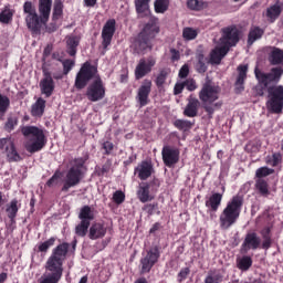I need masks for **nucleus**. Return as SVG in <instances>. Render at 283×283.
<instances>
[{
    "label": "nucleus",
    "instance_id": "338daca9",
    "mask_svg": "<svg viewBox=\"0 0 283 283\" xmlns=\"http://www.w3.org/2000/svg\"><path fill=\"white\" fill-rule=\"evenodd\" d=\"M158 229H160V223H155L150 230L149 233H156V231H158Z\"/></svg>",
    "mask_w": 283,
    "mask_h": 283
},
{
    "label": "nucleus",
    "instance_id": "774afa93",
    "mask_svg": "<svg viewBox=\"0 0 283 283\" xmlns=\"http://www.w3.org/2000/svg\"><path fill=\"white\" fill-rule=\"evenodd\" d=\"M56 28H59V27L56 25V23H51V24L48 27V30H49V32H55Z\"/></svg>",
    "mask_w": 283,
    "mask_h": 283
},
{
    "label": "nucleus",
    "instance_id": "e433bc0d",
    "mask_svg": "<svg viewBox=\"0 0 283 283\" xmlns=\"http://www.w3.org/2000/svg\"><path fill=\"white\" fill-rule=\"evenodd\" d=\"M90 222L87 221H81L76 227H75V233L76 235H80V238H85L87 235V229H90Z\"/></svg>",
    "mask_w": 283,
    "mask_h": 283
},
{
    "label": "nucleus",
    "instance_id": "e2e57ef3",
    "mask_svg": "<svg viewBox=\"0 0 283 283\" xmlns=\"http://www.w3.org/2000/svg\"><path fill=\"white\" fill-rule=\"evenodd\" d=\"M170 53H171V61H180V52H178L176 49H171Z\"/></svg>",
    "mask_w": 283,
    "mask_h": 283
},
{
    "label": "nucleus",
    "instance_id": "4be33fe9",
    "mask_svg": "<svg viewBox=\"0 0 283 283\" xmlns=\"http://www.w3.org/2000/svg\"><path fill=\"white\" fill-rule=\"evenodd\" d=\"M107 228L103 223H93L90 228L88 238L90 240H98L105 238Z\"/></svg>",
    "mask_w": 283,
    "mask_h": 283
},
{
    "label": "nucleus",
    "instance_id": "72a5a7b5",
    "mask_svg": "<svg viewBox=\"0 0 283 283\" xmlns=\"http://www.w3.org/2000/svg\"><path fill=\"white\" fill-rule=\"evenodd\" d=\"M135 8L138 14H147L149 12V0H135Z\"/></svg>",
    "mask_w": 283,
    "mask_h": 283
},
{
    "label": "nucleus",
    "instance_id": "4468645a",
    "mask_svg": "<svg viewBox=\"0 0 283 283\" xmlns=\"http://www.w3.org/2000/svg\"><path fill=\"white\" fill-rule=\"evenodd\" d=\"M0 149H6L7 158L10 163H19L21 160V155L17 151L12 138H1Z\"/></svg>",
    "mask_w": 283,
    "mask_h": 283
},
{
    "label": "nucleus",
    "instance_id": "49530a36",
    "mask_svg": "<svg viewBox=\"0 0 283 283\" xmlns=\"http://www.w3.org/2000/svg\"><path fill=\"white\" fill-rule=\"evenodd\" d=\"M19 124V119L14 116H10L7 119V123L4 125L6 132H12L14 129V126Z\"/></svg>",
    "mask_w": 283,
    "mask_h": 283
},
{
    "label": "nucleus",
    "instance_id": "0e129e2a",
    "mask_svg": "<svg viewBox=\"0 0 283 283\" xmlns=\"http://www.w3.org/2000/svg\"><path fill=\"white\" fill-rule=\"evenodd\" d=\"M282 160V156L280 154H274L272 156V167L277 166V164Z\"/></svg>",
    "mask_w": 283,
    "mask_h": 283
},
{
    "label": "nucleus",
    "instance_id": "603ef678",
    "mask_svg": "<svg viewBox=\"0 0 283 283\" xmlns=\"http://www.w3.org/2000/svg\"><path fill=\"white\" fill-rule=\"evenodd\" d=\"M113 200L116 205H123L125 202V193L120 190H117L113 195Z\"/></svg>",
    "mask_w": 283,
    "mask_h": 283
},
{
    "label": "nucleus",
    "instance_id": "aec40b11",
    "mask_svg": "<svg viewBox=\"0 0 283 283\" xmlns=\"http://www.w3.org/2000/svg\"><path fill=\"white\" fill-rule=\"evenodd\" d=\"M198 109H200V101L193 97V95H190L184 109V116H187L188 118H196V116H198Z\"/></svg>",
    "mask_w": 283,
    "mask_h": 283
},
{
    "label": "nucleus",
    "instance_id": "4d7b16f0",
    "mask_svg": "<svg viewBox=\"0 0 283 283\" xmlns=\"http://www.w3.org/2000/svg\"><path fill=\"white\" fill-rule=\"evenodd\" d=\"M189 76V64H184L179 70V78H187Z\"/></svg>",
    "mask_w": 283,
    "mask_h": 283
},
{
    "label": "nucleus",
    "instance_id": "7c9ffc66",
    "mask_svg": "<svg viewBox=\"0 0 283 283\" xmlns=\"http://www.w3.org/2000/svg\"><path fill=\"white\" fill-rule=\"evenodd\" d=\"M6 212L8 218L11 219V222H13L17 218V213H19V201L17 199L11 200L10 203L7 205Z\"/></svg>",
    "mask_w": 283,
    "mask_h": 283
},
{
    "label": "nucleus",
    "instance_id": "f257e3e1",
    "mask_svg": "<svg viewBox=\"0 0 283 283\" xmlns=\"http://www.w3.org/2000/svg\"><path fill=\"white\" fill-rule=\"evenodd\" d=\"M91 84L87 86V83ZM74 86L76 90H86V98H88L92 103H98V101H103L105 98V84L98 75V69L90 62H85L75 77Z\"/></svg>",
    "mask_w": 283,
    "mask_h": 283
},
{
    "label": "nucleus",
    "instance_id": "4c0bfd02",
    "mask_svg": "<svg viewBox=\"0 0 283 283\" xmlns=\"http://www.w3.org/2000/svg\"><path fill=\"white\" fill-rule=\"evenodd\" d=\"M255 187L261 196H269V184L264 179H258L255 182Z\"/></svg>",
    "mask_w": 283,
    "mask_h": 283
},
{
    "label": "nucleus",
    "instance_id": "393cba45",
    "mask_svg": "<svg viewBox=\"0 0 283 283\" xmlns=\"http://www.w3.org/2000/svg\"><path fill=\"white\" fill-rule=\"evenodd\" d=\"M81 43V38L71 35L66 38V52L70 56H76V48Z\"/></svg>",
    "mask_w": 283,
    "mask_h": 283
},
{
    "label": "nucleus",
    "instance_id": "8fccbe9b",
    "mask_svg": "<svg viewBox=\"0 0 283 283\" xmlns=\"http://www.w3.org/2000/svg\"><path fill=\"white\" fill-rule=\"evenodd\" d=\"M62 65H63V74L67 75L70 74V72H72V69L75 65L74 60H64L62 61Z\"/></svg>",
    "mask_w": 283,
    "mask_h": 283
},
{
    "label": "nucleus",
    "instance_id": "13d9d810",
    "mask_svg": "<svg viewBox=\"0 0 283 283\" xmlns=\"http://www.w3.org/2000/svg\"><path fill=\"white\" fill-rule=\"evenodd\" d=\"M184 90H185V82H177L174 87L175 96H178V94H182Z\"/></svg>",
    "mask_w": 283,
    "mask_h": 283
},
{
    "label": "nucleus",
    "instance_id": "dca6fc26",
    "mask_svg": "<svg viewBox=\"0 0 283 283\" xmlns=\"http://www.w3.org/2000/svg\"><path fill=\"white\" fill-rule=\"evenodd\" d=\"M54 80L52 78V73L46 69H43V78L40 81L41 94H44L46 98H50L54 94Z\"/></svg>",
    "mask_w": 283,
    "mask_h": 283
},
{
    "label": "nucleus",
    "instance_id": "3c124183",
    "mask_svg": "<svg viewBox=\"0 0 283 283\" xmlns=\"http://www.w3.org/2000/svg\"><path fill=\"white\" fill-rule=\"evenodd\" d=\"M55 241L56 240L54 238H51V239L44 241L43 243H41L39 245V251H41V253L48 252V249H50V247H54Z\"/></svg>",
    "mask_w": 283,
    "mask_h": 283
},
{
    "label": "nucleus",
    "instance_id": "c9c22d12",
    "mask_svg": "<svg viewBox=\"0 0 283 283\" xmlns=\"http://www.w3.org/2000/svg\"><path fill=\"white\" fill-rule=\"evenodd\" d=\"M187 6L190 10H205L209 4L206 1L202 0H188Z\"/></svg>",
    "mask_w": 283,
    "mask_h": 283
},
{
    "label": "nucleus",
    "instance_id": "a19ab883",
    "mask_svg": "<svg viewBox=\"0 0 283 283\" xmlns=\"http://www.w3.org/2000/svg\"><path fill=\"white\" fill-rule=\"evenodd\" d=\"M198 36V30L193 29V28H185L182 30V38L185 39V41H193V39H196Z\"/></svg>",
    "mask_w": 283,
    "mask_h": 283
},
{
    "label": "nucleus",
    "instance_id": "423d86ee",
    "mask_svg": "<svg viewBox=\"0 0 283 283\" xmlns=\"http://www.w3.org/2000/svg\"><path fill=\"white\" fill-rule=\"evenodd\" d=\"M21 133L27 137L24 147L29 154H36L41 151L43 147L48 144V138L45 137V130L36 126H24L21 128Z\"/></svg>",
    "mask_w": 283,
    "mask_h": 283
},
{
    "label": "nucleus",
    "instance_id": "f704fd0d",
    "mask_svg": "<svg viewBox=\"0 0 283 283\" xmlns=\"http://www.w3.org/2000/svg\"><path fill=\"white\" fill-rule=\"evenodd\" d=\"M61 17H63V1L55 0L54 7H53L52 19H53V21H59V19H61Z\"/></svg>",
    "mask_w": 283,
    "mask_h": 283
},
{
    "label": "nucleus",
    "instance_id": "ddd939ff",
    "mask_svg": "<svg viewBox=\"0 0 283 283\" xmlns=\"http://www.w3.org/2000/svg\"><path fill=\"white\" fill-rule=\"evenodd\" d=\"M154 65H156V59L151 56L148 59H140L135 67L136 81H140V78H145L147 74H150L151 70H154Z\"/></svg>",
    "mask_w": 283,
    "mask_h": 283
},
{
    "label": "nucleus",
    "instance_id": "cd10ccee",
    "mask_svg": "<svg viewBox=\"0 0 283 283\" xmlns=\"http://www.w3.org/2000/svg\"><path fill=\"white\" fill-rule=\"evenodd\" d=\"M45 112V99L39 97L36 102L31 106V114L36 118H41Z\"/></svg>",
    "mask_w": 283,
    "mask_h": 283
},
{
    "label": "nucleus",
    "instance_id": "f3484780",
    "mask_svg": "<svg viewBox=\"0 0 283 283\" xmlns=\"http://www.w3.org/2000/svg\"><path fill=\"white\" fill-rule=\"evenodd\" d=\"M116 32V20H108L102 30V45L104 50H107V46L112 44V39H114V33Z\"/></svg>",
    "mask_w": 283,
    "mask_h": 283
},
{
    "label": "nucleus",
    "instance_id": "6e6552de",
    "mask_svg": "<svg viewBox=\"0 0 283 283\" xmlns=\"http://www.w3.org/2000/svg\"><path fill=\"white\" fill-rule=\"evenodd\" d=\"M87 160H90V155L74 159L73 166L66 172L62 191H70L72 187H76L83 180V176L87 171V167H85Z\"/></svg>",
    "mask_w": 283,
    "mask_h": 283
},
{
    "label": "nucleus",
    "instance_id": "bb28decb",
    "mask_svg": "<svg viewBox=\"0 0 283 283\" xmlns=\"http://www.w3.org/2000/svg\"><path fill=\"white\" fill-rule=\"evenodd\" d=\"M137 198L140 202H149L154 200V198L149 196V184L144 182L139 186L137 190Z\"/></svg>",
    "mask_w": 283,
    "mask_h": 283
},
{
    "label": "nucleus",
    "instance_id": "20e7f679",
    "mask_svg": "<svg viewBox=\"0 0 283 283\" xmlns=\"http://www.w3.org/2000/svg\"><path fill=\"white\" fill-rule=\"evenodd\" d=\"M240 41V31L235 27H228L222 29V36L220 39V45L217 46L210 53V63L214 65H220V62L227 54H229V48L238 44Z\"/></svg>",
    "mask_w": 283,
    "mask_h": 283
},
{
    "label": "nucleus",
    "instance_id": "ea45409f",
    "mask_svg": "<svg viewBox=\"0 0 283 283\" xmlns=\"http://www.w3.org/2000/svg\"><path fill=\"white\" fill-rule=\"evenodd\" d=\"M271 233V229L266 228L264 231H262V235H263V242H262V249H264L265 251H269V249H271V244H273V241L271 240V235H269Z\"/></svg>",
    "mask_w": 283,
    "mask_h": 283
},
{
    "label": "nucleus",
    "instance_id": "6ab92c4d",
    "mask_svg": "<svg viewBox=\"0 0 283 283\" xmlns=\"http://www.w3.org/2000/svg\"><path fill=\"white\" fill-rule=\"evenodd\" d=\"M149 94H151V81L144 80L137 91V102L139 103L140 107H145V105L149 103Z\"/></svg>",
    "mask_w": 283,
    "mask_h": 283
},
{
    "label": "nucleus",
    "instance_id": "bf43d9fd",
    "mask_svg": "<svg viewBox=\"0 0 283 283\" xmlns=\"http://www.w3.org/2000/svg\"><path fill=\"white\" fill-rule=\"evenodd\" d=\"M156 207H158V205L148 203V205L144 206L143 210L146 211V213H148V216H153L154 211H156Z\"/></svg>",
    "mask_w": 283,
    "mask_h": 283
},
{
    "label": "nucleus",
    "instance_id": "6e6d98bb",
    "mask_svg": "<svg viewBox=\"0 0 283 283\" xmlns=\"http://www.w3.org/2000/svg\"><path fill=\"white\" fill-rule=\"evenodd\" d=\"M266 87H269V86H265L264 84L259 82L254 88L256 96H264V94L266 92Z\"/></svg>",
    "mask_w": 283,
    "mask_h": 283
},
{
    "label": "nucleus",
    "instance_id": "473e14b6",
    "mask_svg": "<svg viewBox=\"0 0 283 283\" xmlns=\"http://www.w3.org/2000/svg\"><path fill=\"white\" fill-rule=\"evenodd\" d=\"M262 34H264L262 29L258 27L251 28L248 36V45H251L254 41L262 39Z\"/></svg>",
    "mask_w": 283,
    "mask_h": 283
},
{
    "label": "nucleus",
    "instance_id": "a878e982",
    "mask_svg": "<svg viewBox=\"0 0 283 283\" xmlns=\"http://www.w3.org/2000/svg\"><path fill=\"white\" fill-rule=\"evenodd\" d=\"M269 62L271 65H283V50L272 48V51L269 54Z\"/></svg>",
    "mask_w": 283,
    "mask_h": 283
},
{
    "label": "nucleus",
    "instance_id": "c03bdc74",
    "mask_svg": "<svg viewBox=\"0 0 283 283\" xmlns=\"http://www.w3.org/2000/svg\"><path fill=\"white\" fill-rule=\"evenodd\" d=\"M168 8H169V1H167V0H156V2H155L156 12H159V13L167 12Z\"/></svg>",
    "mask_w": 283,
    "mask_h": 283
},
{
    "label": "nucleus",
    "instance_id": "a18cd8bd",
    "mask_svg": "<svg viewBox=\"0 0 283 283\" xmlns=\"http://www.w3.org/2000/svg\"><path fill=\"white\" fill-rule=\"evenodd\" d=\"M167 76H169V71L161 70L156 78V85L157 87H163L165 85V82L167 81Z\"/></svg>",
    "mask_w": 283,
    "mask_h": 283
},
{
    "label": "nucleus",
    "instance_id": "052dcab7",
    "mask_svg": "<svg viewBox=\"0 0 283 283\" xmlns=\"http://www.w3.org/2000/svg\"><path fill=\"white\" fill-rule=\"evenodd\" d=\"M190 270L189 268H185L182 270H180L178 277H179V282H182V280H187V275H189Z\"/></svg>",
    "mask_w": 283,
    "mask_h": 283
},
{
    "label": "nucleus",
    "instance_id": "c756f323",
    "mask_svg": "<svg viewBox=\"0 0 283 283\" xmlns=\"http://www.w3.org/2000/svg\"><path fill=\"white\" fill-rule=\"evenodd\" d=\"M78 218L82 222H88L91 223L92 220H94V209L90 206H84L81 208Z\"/></svg>",
    "mask_w": 283,
    "mask_h": 283
},
{
    "label": "nucleus",
    "instance_id": "9b49d317",
    "mask_svg": "<svg viewBox=\"0 0 283 283\" xmlns=\"http://www.w3.org/2000/svg\"><path fill=\"white\" fill-rule=\"evenodd\" d=\"M254 74L259 83H262L265 86L271 85V83H280V78L283 75V67L276 66L272 67L269 73H264L260 71V69L255 67Z\"/></svg>",
    "mask_w": 283,
    "mask_h": 283
},
{
    "label": "nucleus",
    "instance_id": "0eeeda50",
    "mask_svg": "<svg viewBox=\"0 0 283 283\" xmlns=\"http://www.w3.org/2000/svg\"><path fill=\"white\" fill-rule=\"evenodd\" d=\"M158 32H160L158 20L150 19L133 43L135 52H137V54H143V52L151 50V44L149 41H151V39H156V34H158Z\"/></svg>",
    "mask_w": 283,
    "mask_h": 283
},
{
    "label": "nucleus",
    "instance_id": "39448f33",
    "mask_svg": "<svg viewBox=\"0 0 283 283\" xmlns=\"http://www.w3.org/2000/svg\"><path fill=\"white\" fill-rule=\"evenodd\" d=\"M220 86L212 84L211 81L203 83L200 92L199 99L202 103L205 112H207L209 118H213V113L216 109L222 107V102H216L220 98Z\"/></svg>",
    "mask_w": 283,
    "mask_h": 283
},
{
    "label": "nucleus",
    "instance_id": "f03ea898",
    "mask_svg": "<svg viewBox=\"0 0 283 283\" xmlns=\"http://www.w3.org/2000/svg\"><path fill=\"white\" fill-rule=\"evenodd\" d=\"M38 10L40 15L36 13V8L31 1H27L23 4L27 28L33 32V34H39L42 25H45L48 21H50L52 0H39Z\"/></svg>",
    "mask_w": 283,
    "mask_h": 283
},
{
    "label": "nucleus",
    "instance_id": "5701e85b",
    "mask_svg": "<svg viewBox=\"0 0 283 283\" xmlns=\"http://www.w3.org/2000/svg\"><path fill=\"white\" fill-rule=\"evenodd\" d=\"M239 75L235 81V91L243 92L244 91V81H247V72H249L248 65H239L238 66Z\"/></svg>",
    "mask_w": 283,
    "mask_h": 283
},
{
    "label": "nucleus",
    "instance_id": "864d4df0",
    "mask_svg": "<svg viewBox=\"0 0 283 283\" xmlns=\"http://www.w3.org/2000/svg\"><path fill=\"white\" fill-rule=\"evenodd\" d=\"M185 87L188 90V92H195V90H198V85L196 84V80L188 78L184 82Z\"/></svg>",
    "mask_w": 283,
    "mask_h": 283
},
{
    "label": "nucleus",
    "instance_id": "c85d7f7f",
    "mask_svg": "<svg viewBox=\"0 0 283 283\" xmlns=\"http://www.w3.org/2000/svg\"><path fill=\"white\" fill-rule=\"evenodd\" d=\"M222 203V193L214 192L210 196L209 200L206 201V207H209L212 211H218Z\"/></svg>",
    "mask_w": 283,
    "mask_h": 283
},
{
    "label": "nucleus",
    "instance_id": "2eb2a0df",
    "mask_svg": "<svg viewBox=\"0 0 283 283\" xmlns=\"http://www.w3.org/2000/svg\"><path fill=\"white\" fill-rule=\"evenodd\" d=\"M163 161L166 167H174L180 160V150L171 146H164L161 150Z\"/></svg>",
    "mask_w": 283,
    "mask_h": 283
},
{
    "label": "nucleus",
    "instance_id": "b1692460",
    "mask_svg": "<svg viewBox=\"0 0 283 283\" xmlns=\"http://www.w3.org/2000/svg\"><path fill=\"white\" fill-rule=\"evenodd\" d=\"M280 14H282V7L279 3L269 7L265 11V17L270 23H274Z\"/></svg>",
    "mask_w": 283,
    "mask_h": 283
},
{
    "label": "nucleus",
    "instance_id": "9d476101",
    "mask_svg": "<svg viewBox=\"0 0 283 283\" xmlns=\"http://www.w3.org/2000/svg\"><path fill=\"white\" fill-rule=\"evenodd\" d=\"M268 107L273 114H282L283 109V86H270L268 88Z\"/></svg>",
    "mask_w": 283,
    "mask_h": 283
},
{
    "label": "nucleus",
    "instance_id": "a211bd4d",
    "mask_svg": "<svg viewBox=\"0 0 283 283\" xmlns=\"http://www.w3.org/2000/svg\"><path fill=\"white\" fill-rule=\"evenodd\" d=\"M260 244H262V239L255 232H249L242 243L243 253H249V251H256L260 249Z\"/></svg>",
    "mask_w": 283,
    "mask_h": 283
},
{
    "label": "nucleus",
    "instance_id": "1a4fd4ad",
    "mask_svg": "<svg viewBox=\"0 0 283 283\" xmlns=\"http://www.w3.org/2000/svg\"><path fill=\"white\" fill-rule=\"evenodd\" d=\"M242 205L243 200L240 196H234L228 202L219 217L221 229L227 230L238 222V218H240V212L242 211Z\"/></svg>",
    "mask_w": 283,
    "mask_h": 283
},
{
    "label": "nucleus",
    "instance_id": "de8ad7c7",
    "mask_svg": "<svg viewBox=\"0 0 283 283\" xmlns=\"http://www.w3.org/2000/svg\"><path fill=\"white\" fill-rule=\"evenodd\" d=\"M10 109V98L6 95L0 94V111L4 114Z\"/></svg>",
    "mask_w": 283,
    "mask_h": 283
},
{
    "label": "nucleus",
    "instance_id": "f8f14e48",
    "mask_svg": "<svg viewBox=\"0 0 283 283\" xmlns=\"http://www.w3.org/2000/svg\"><path fill=\"white\" fill-rule=\"evenodd\" d=\"M159 258L160 251L158 250V247L148 250L146 255L140 259V274L145 275V273H149L158 262Z\"/></svg>",
    "mask_w": 283,
    "mask_h": 283
},
{
    "label": "nucleus",
    "instance_id": "412c9836",
    "mask_svg": "<svg viewBox=\"0 0 283 283\" xmlns=\"http://www.w3.org/2000/svg\"><path fill=\"white\" fill-rule=\"evenodd\" d=\"M154 174V165L150 161H142L135 168V175L138 176L139 180H147Z\"/></svg>",
    "mask_w": 283,
    "mask_h": 283
},
{
    "label": "nucleus",
    "instance_id": "58836bf2",
    "mask_svg": "<svg viewBox=\"0 0 283 283\" xmlns=\"http://www.w3.org/2000/svg\"><path fill=\"white\" fill-rule=\"evenodd\" d=\"M253 265V260L251 256H243L238 262V268L240 271H249L251 266Z\"/></svg>",
    "mask_w": 283,
    "mask_h": 283
},
{
    "label": "nucleus",
    "instance_id": "79ce46f5",
    "mask_svg": "<svg viewBox=\"0 0 283 283\" xmlns=\"http://www.w3.org/2000/svg\"><path fill=\"white\" fill-rule=\"evenodd\" d=\"M174 125L177 127V129H181L182 132H187L193 127V124L187 119H177L175 120Z\"/></svg>",
    "mask_w": 283,
    "mask_h": 283
},
{
    "label": "nucleus",
    "instance_id": "69168bd1",
    "mask_svg": "<svg viewBox=\"0 0 283 283\" xmlns=\"http://www.w3.org/2000/svg\"><path fill=\"white\" fill-rule=\"evenodd\" d=\"M87 8H94L96 6V0H84Z\"/></svg>",
    "mask_w": 283,
    "mask_h": 283
},
{
    "label": "nucleus",
    "instance_id": "2f4dec72",
    "mask_svg": "<svg viewBox=\"0 0 283 283\" xmlns=\"http://www.w3.org/2000/svg\"><path fill=\"white\" fill-rule=\"evenodd\" d=\"M12 17H14V10L10 9V6H6L0 12V23H12Z\"/></svg>",
    "mask_w": 283,
    "mask_h": 283
},
{
    "label": "nucleus",
    "instance_id": "7ed1b4c3",
    "mask_svg": "<svg viewBox=\"0 0 283 283\" xmlns=\"http://www.w3.org/2000/svg\"><path fill=\"white\" fill-rule=\"evenodd\" d=\"M70 249L69 243L57 245L45 263V273L41 276L39 283H59L63 277V262Z\"/></svg>",
    "mask_w": 283,
    "mask_h": 283
},
{
    "label": "nucleus",
    "instance_id": "09e8293b",
    "mask_svg": "<svg viewBox=\"0 0 283 283\" xmlns=\"http://www.w3.org/2000/svg\"><path fill=\"white\" fill-rule=\"evenodd\" d=\"M273 174V169L268 168V167H261L256 169L255 176L259 179L266 178V176H271Z\"/></svg>",
    "mask_w": 283,
    "mask_h": 283
},
{
    "label": "nucleus",
    "instance_id": "37998d69",
    "mask_svg": "<svg viewBox=\"0 0 283 283\" xmlns=\"http://www.w3.org/2000/svg\"><path fill=\"white\" fill-rule=\"evenodd\" d=\"M196 70L199 74H205V72H207V59H205V55L198 56V63L196 64Z\"/></svg>",
    "mask_w": 283,
    "mask_h": 283
},
{
    "label": "nucleus",
    "instance_id": "680f3d73",
    "mask_svg": "<svg viewBox=\"0 0 283 283\" xmlns=\"http://www.w3.org/2000/svg\"><path fill=\"white\" fill-rule=\"evenodd\" d=\"M103 149L105 150V154H112V150L114 149V144L111 142H105L103 144Z\"/></svg>",
    "mask_w": 283,
    "mask_h": 283
},
{
    "label": "nucleus",
    "instance_id": "5fc2aeb1",
    "mask_svg": "<svg viewBox=\"0 0 283 283\" xmlns=\"http://www.w3.org/2000/svg\"><path fill=\"white\" fill-rule=\"evenodd\" d=\"M59 180H61V174L59 171L54 172V175L48 180L46 185L49 187H54V185H59Z\"/></svg>",
    "mask_w": 283,
    "mask_h": 283
}]
</instances>
